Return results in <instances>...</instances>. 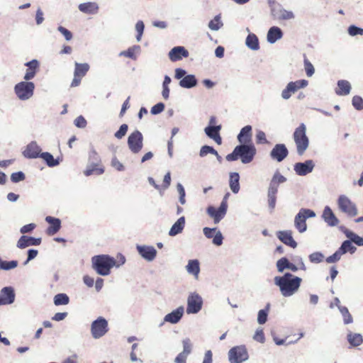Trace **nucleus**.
Here are the masks:
<instances>
[{
  "mask_svg": "<svg viewBox=\"0 0 363 363\" xmlns=\"http://www.w3.org/2000/svg\"><path fill=\"white\" fill-rule=\"evenodd\" d=\"M188 56V50L181 46L174 47L169 52V57L172 62L180 60L182 57H187Z\"/></svg>",
  "mask_w": 363,
  "mask_h": 363,
  "instance_id": "obj_24",
  "label": "nucleus"
},
{
  "mask_svg": "<svg viewBox=\"0 0 363 363\" xmlns=\"http://www.w3.org/2000/svg\"><path fill=\"white\" fill-rule=\"evenodd\" d=\"M128 126L127 124H123L121 125L119 130L115 133V137L118 139L123 138L127 133Z\"/></svg>",
  "mask_w": 363,
  "mask_h": 363,
  "instance_id": "obj_54",
  "label": "nucleus"
},
{
  "mask_svg": "<svg viewBox=\"0 0 363 363\" xmlns=\"http://www.w3.org/2000/svg\"><path fill=\"white\" fill-rule=\"evenodd\" d=\"M324 256L320 252H313L309 255V260L313 263H320L323 260Z\"/></svg>",
  "mask_w": 363,
  "mask_h": 363,
  "instance_id": "obj_53",
  "label": "nucleus"
},
{
  "mask_svg": "<svg viewBox=\"0 0 363 363\" xmlns=\"http://www.w3.org/2000/svg\"><path fill=\"white\" fill-rule=\"evenodd\" d=\"M128 145L133 153H138L143 147V134L138 130L133 131L128 138Z\"/></svg>",
  "mask_w": 363,
  "mask_h": 363,
  "instance_id": "obj_10",
  "label": "nucleus"
},
{
  "mask_svg": "<svg viewBox=\"0 0 363 363\" xmlns=\"http://www.w3.org/2000/svg\"><path fill=\"white\" fill-rule=\"evenodd\" d=\"M304 68L306 70V75L308 77H311L315 72L313 65L309 62L307 58L304 59Z\"/></svg>",
  "mask_w": 363,
  "mask_h": 363,
  "instance_id": "obj_52",
  "label": "nucleus"
},
{
  "mask_svg": "<svg viewBox=\"0 0 363 363\" xmlns=\"http://www.w3.org/2000/svg\"><path fill=\"white\" fill-rule=\"evenodd\" d=\"M240 176L237 172L231 173L230 175V187L234 194H237L240 190L239 184Z\"/></svg>",
  "mask_w": 363,
  "mask_h": 363,
  "instance_id": "obj_38",
  "label": "nucleus"
},
{
  "mask_svg": "<svg viewBox=\"0 0 363 363\" xmlns=\"http://www.w3.org/2000/svg\"><path fill=\"white\" fill-rule=\"evenodd\" d=\"M322 218L329 226H336L339 223V220L329 206L325 207Z\"/></svg>",
  "mask_w": 363,
  "mask_h": 363,
  "instance_id": "obj_28",
  "label": "nucleus"
},
{
  "mask_svg": "<svg viewBox=\"0 0 363 363\" xmlns=\"http://www.w3.org/2000/svg\"><path fill=\"white\" fill-rule=\"evenodd\" d=\"M267 310H260L258 313L257 321L259 324H264L267 322Z\"/></svg>",
  "mask_w": 363,
  "mask_h": 363,
  "instance_id": "obj_60",
  "label": "nucleus"
},
{
  "mask_svg": "<svg viewBox=\"0 0 363 363\" xmlns=\"http://www.w3.org/2000/svg\"><path fill=\"white\" fill-rule=\"evenodd\" d=\"M256 142L258 144H265L268 141L266 138V135L263 131H259L256 135Z\"/></svg>",
  "mask_w": 363,
  "mask_h": 363,
  "instance_id": "obj_62",
  "label": "nucleus"
},
{
  "mask_svg": "<svg viewBox=\"0 0 363 363\" xmlns=\"http://www.w3.org/2000/svg\"><path fill=\"white\" fill-rule=\"evenodd\" d=\"M69 298L65 294H58L54 297V303L55 306L67 305L69 303Z\"/></svg>",
  "mask_w": 363,
  "mask_h": 363,
  "instance_id": "obj_43",
  "label": "nucleus"
},
{
  "mask_svg": "<svg viewBox=\"0 0 363 363\" xmlns=\"http://www.w3.org/2000/svg\"><path fill=\"white\" fill-rule=\"evenodd\" d=\"M86 119L82 116H79L74 120V125L78 128H85L86 125Z\"/></svg>",
  "mask_w": 363,
  "mask_h": 363,
  "instance_id": "obj_63",
  "label": "nucleus"
},
{
  "mask_svg": "<svg viewBox=\"0 0 363 363\" xmlns=\"http://www.w3.org/2000/svg\"><path fill=\"white\" fill-rule=\"evenodd\" d=\"M34 84L30 82H21L18 83L14 88L15 93L21 100H27L33 94Z\"/></svg>",
  "mask_w": 363,
  "mask_h": 363,
  "instance_id": "obj_8",
  "label": "nucleus"
},
{
  "mask_svg": "<svg viewBox=\"0 0 363 363\" xmlns=\"http://www.w3.org/2000/svg\"><path fill=\"white\" fill-rule=\"evenodd\" d=\"M347 340L352 346L357 347L362 343L363 338L359 333H350L347 334Z\"/></svg>",
  "mask_w": 363,
  "mask_h": 363,
  "instance_id": "obj_40",
  "label": "nucleus"
},
{
  "mask_svg": "<svg viewBox=\"0 0 363 363\" xmlns=\"http://www.w3.org/2000/svg\"><path fill=\"white\" fill-rule=\"evenodd\" d=\"M74 65V78L71 83V87L78 86L81 83L82 79L89 69V65L87 63L75 62Z\"/></svg>",
  "mask_w": 363,
  "mask_h": 363,
  "instance_id": "obj_13",
  "label": "nucleus"
},
{
  "mask_svg": "<svg viewBox=\"0 0 363 363\" xmlns=\"http://www.w3.org/2000/svg\"><path fill=\"white\" fill-rule=\"evenodd\" d=\"M253 339L259 342L264 343L265 341L264 333L262 329H258L255 332Z\"/></svg>",
  "mask_w": 363,
  "mask_h": 363,
  "instance_id": "obj_56",
  "label": "nucleus"
},
{
  "mask_svg": "<svg viewBox=\"0 0 363 363\" xmlns=\"http://www.w3.org/2000/svg\"><path fill=\"white\" fill-rule=\"evenodd\" d=\"M308 81L305 79L298 80L296 82H289L286 87L282 91L281 96L284 99H288L291 97L292 94H294L299 89L306 86Z\"/></svg>",
  "mask_w": 363,
  "mask_h": 363,
  "instance_id": "obj_14",
  "label": "nucleus"
},
{
  "mask_svg": "<svg viewBox=\"0 0 363 363\" xmlns=\"http://www.w3.org/2000/svg\"><path fill=\"white\" fill-rule=\"evenodd\" d=\"M40 152L41 149L36 142H31L26 146L23 155L26 158H37L41 155Z\"/></svg>",
  "mask_w": 363,
  "mask_h": 363,
  "instance_id": "obj_21",
  "label": "nucleus"
},
{
  "mask_svg": "<svg viewBox=\"0 0 363 363\" xmlns=\"http://www.w3.org/2000/svg\"><path fill=\"white\" fill-rule=\"evenodd\" d=\"M289 261L286 257H282L277 262V267L279 272H283L284 269H288Z\"/></svg>",
  "mask_w": 363,
  "mask_h": 363,
  "instance_id": "obj_50",
  "label": "nucleus"
},
{
  "mask_svg": "<svg viewBox=\"0 0 363 363\" xmlns=\"http://www.w3.org/2000/svg\"><path fill=\"white\" fill-rule=\"evenodd\" d=\"M351 85L347 80L341 79L337 82V88L335 93L338 96H345L350 94Z\"/></svg>",
  "mask_w": 363,
  "mask_h": 363,
  "instance_id": "obj_32",
  "label": "nucleus"
},
{
  "mask_svg": "<svg viewBox=\"0 0 363 363\" xmlns=\"http://www.w3.org/2000/svg\"><path fill=\"white\" fill-rule=\"evenodd\" d=\"M94 270L100 275L106 276L110 274L111 269L116 265V262L108 255H96L91 259Z\"/></svg>",
  "mask_w": 363,
  "mask_h": 363,
  "instance_id": "obj_3",
  "label": "nucleus"
},
{
  "mask_svg": "<svg viewBox=\"0 0 363 363\" xmlns=\"http://www.w3.org/2000/svg\"><path fill=\"white\" fill-rule=\"evenodd\" d=\"M228 356L230 363H242L248 359V353L245 346H236L231 348Z\"/></svg>",
  "mask_w": 363,
  "mask_h": 363,
  "instance_id": "obj_12",
  "label": "nucleus"
},
{
  "mask_svg": "<svg viewBox=\"0 0 363 363\" xmlns=\"http://www.w3.org/2000/svg\"><path fill=\"white\" fill-rule=\"evenodd\" d=\"M229 196V193H227L219 208H214L213 206H209L207 208V213L210 216V217H211L212 218H213V220H214V223H218L220 222V220L225 216V215L226 214V212H227V208H228V202H227V200H228V197Z\"/></svg>",
  "mask_w": 363,
  "mask_h": 363,
  "instance_id": "obj_6",
  "label": "nucleus"
},
{
  "mask_svg": "<svg viewBox=\"0 0 363 363\" xmlns=\"http://www.w3.org/2000/svg\"><path fill=\"white\" fill-rule=\"evenodd\" d=\"M348 33L352 36H354L357 35H363V29L358 28L355 26H350L348 28Z\"/></svg>",
  "mask_w": 363,
  "mask_h": 363,
  "instance_id": "obj_58",
  "label": "nucleus"
},
{
  "mask_svg": "<svg viewBox=\"0 0 363 363\" xmlns=\"http://www.w3.org/2000/svg\"><path fill=\"white\" fill-rule=\"evenodd\" d=\"M104 172V169L100 167L98 164H94L88 167L84 172L86 176H90L93 174H101Z\"/></svg>",
  "mask_w": 363,
  "mask_h": 363,
  "instance_id": "obj_41",
  "label": "nucleus"
},
{
  "mask_svg": "<svg viewBox=\"0 0 363 363\" xmlns=\"http://www.w3.org/2000/svg\"><path fill=\"white\" fill-rule=\"evenodd\" d=\"M45 220L50 224V226L46 230V233L48 235H53L60 230L61 221L59 218L47 216Z\"/></svg>",
  "mask_w": 363,
  "mask_h": 363,
  "instance_id": "obj_25",
  "label": "nucleus"
},
{
  "mask_svg": "<svg viewBox=\"0 0 363 363\" xmlns=\"http://www.w3.org/2000/svg\"><path fill=\"white\" fill-rule=\"evenodd\" d=\"M277 238L285 245L295 248L297 246L296 242L292 237V232L291 230L279 231L277 234Z\"/></svg>",
  "mask_w": 363,
  "mask_h": 363,
  "instance_id": "obj_23",
  "label": "nucleus"
},
{
  "mask_svg": "<svg viewBox=\"0 0 363 363\" xmlns=\"http://www.w3.org/2000/svg\"><path fill=\"white\" fill-rule=\"evenodd\" d=\"M352 105L357 110L363 109V99L359 96H354L352 98Z\"/></svg>",
  "mask_w": 363,
  "mask_h": 363,
  "instance_id": "obj_51",
  "label": "nucleus"
},
{
  "mask_svg": "<svg viewBox=\"0 0 363 363\" xmlns=\"http://www.w3.org/2000/svg\"><path fill=\"white\" fill-rule=\"evenodd\" d=\"M203 234L207 238H213V243L217 246H220L223 244V237L220 231H218L216 228H204Z\"/></svg>",
  "mask_w": 363,
  "mask_h": 363,
  "instance_id": "obj_19",
  "label": "nucleus"
},
{
  "mask_svg": "<svg viewBox=\"0 0 363 363\" xmlns=\"http://www.w3.org/2000/svg\"><path fill=\"white\" fill-rule=\"evenodd\" d=\"M108 331L107 320L103 317H99L93 321L91 325V333L94 338L98 339Z\"/></svg>",
  "mask_w": 363,
  "mask_h": 363,
  "instance_id": "obj_9",
  "label": "nucleus"
},
{
  "mask_svg": "<svg viewBox=\"0 0 363 363\" xmlns=\"http://www.w3.org/2000/svg\"><path fill=\"white\" fill-rule=\"evenodd\" d=\"M15 293L12 287H4L0 292V305L11 304L14 301Z\"/></svg>",
  "mask_w": 363,
  "mask_h": 363,
  "instance_id": "obj_20",
  "label": "nucleus"
},
{
  "mask_svg": "<svg viewBox=\"0 0 363 363\" xmlns=\"http://www.w3.org/2000/svg\"><path fill=\"white\" fill-rule=\"evenodd\" d=\"M184 313L183 307H179L175 311L167 314L164 317V320L171 323H177L182 318Z\"/></svg>",
  "mask_w": 363,
  "mask_h": 363,
  "instance_id": "obj_33",
  "label": "nucleus"
},
{
  "mask_svg": "<svg viewBox=\"0 0 363 363\" xmlns=\"http://www.w3.org/2000/svg\"><path fill=\"white\" fill-rule=\"evenodd\" d=\"M41 243V238H35L26 235H22L18 242L17 247L20 249H24L28 246L39 245Z\"/></svg>",
  "mask_w": 363,
  "mask_h": 363,
  "instance_id": "obj_26",
  "label": "nucleus"
},
{
  "mask_svg": "<svg viewBox=\"0 0 363 363\" xmlns=\"http://www.w3.org/2000/svg\"><path fill=\"white\" fill-rule=\"evenodd\" d=\"M314 168V163L308 160L304 162H298L294 165V171L298 175L305 176L311 173Z\"/></svg>",
  "mask_w": 363,
  "mask_h": 363,
  "instance_id": "obj_18",
  "label": "nucleus"
},
{
  "mask_svg": "<svg viewBox=\"0 0 363 363\" xmlns=\"http://www.w3.org/2000/svg\"><path fill=\"white\" fill-rule=\"evenodd\" d=\"M40 157L46 162L49 167H55L58 164V162L49 152H43Z\"/></svg>",
  "mask_w": 363,
  "mask_h": 363,
  "instance_id": "obj_44",
  "label": "nucleus"
},
{
  "mask_svg": "<svg viewBox=\"0 0 363 363\" xmlns=\"http://www.w3.org/2000/svg\"><path fill=\"white\" fill-rule=\"evenodd\" d=\"M338 250L342 253V255H343L347 252H350L351 253H353L355 251L356 247L352 245L351 241L345 240L342 242L341 247Z\"/></svg>",
  "mask_w": 363,
  "mask_h": 363,
  "instance_id": "obj_45",
  "label": "nucleus"
},
{
  "mask_svg": "<svg viewBox=\"0 0 363 363\" xmlns=\"http://www.w3.org/2000/svg\"><path fill=\"white\" fill-rule=\"evenodd\" d=\"M274 281L284 297L291 296L296 294L302 283L301 278L289 272L285 273L283 276L275 277Z\"/></svg>",
  "mask_w": 363,
  "mask_h": 363,
  "instance_id": "obj_1",
  "label": "nucleus"
},
{
  "mask_svg": "<svg viewBox=\"0 0 363 363\" xmlns=\"http://www.w3.org/2000/svg\"><path fill=\"white\" fill-rule=\"evenodd\" d=\"M247 46L253 50H257L259 48V40L256 35L250 33L246 38Z\"/></svg>",
  "mask_w": 363,
  "mask_h": 363,
  "instance_id": "obj_39",
  "label": "nucleus"
},
{
  "mask_svg": "<svg viewBox=\"0 0 363 363\" xmlns=\"http://www.w3.org/2000/svg\"><path fill=\"white\" fill-rule=\"evenodd\" d=\"M286 179L279 172L274 173L268 188L267 198L269 207L273 210L276 206L277 194L280 184L285 182Z\"/></svg>",
  "mask_w": 363,
  "mask_h": 363,
  "instance_id": "obj_5",
  "label": "nucleus"
},
{
  "mask_svg": "<svg viewBox=\"0 0 363 363\" xmlns=\"http://www.w3.org/2000/svg\"><path fill=\"white\" fill-rule=\"evenodd\" d=\"M272 17L276 20H289L294 17L291 11L284 9L281 5L272 9L271 12Z\"/></svg>",
  "mask_w": 363,
  "mask_h": 363,
  "instance_id": "obj_22",
  "label": "nucleus"
},
{
  "mask_svg": "<svg viewBox=\"0 0 363 363\" xmlns=\"http://www.w3.org/2000/svg\"><path fill=\"white\" fill-rule=\"evenodd\" d=\"M208 153L213 154L217 157V158L220 159V156L218 153V152L213 147L208 145H204L203 146L201 150L199 155L201 157H205Z\"/></svg>",
  "mask_w": 363,
  "mask_h": 363,
  "instance_id": "obj_46",
  "label": "nucleus"
},
{
  "mask_svg": "<svg viewBox=\"0 0 363 363\" xmlns=\"http://www.w3.org/2000/svg\"><path fill=\"white\" fill-rule=\"evenodd\" d=\"M164 109V104L163 103H158L153 106L151 108V113L156 115L162 112Z\"/></svg>",
  "mask_w": 363,
  "mask_h": 363,
  "instance_id": "obj_61",
  "label": "nucleus"
},
{
  "mask_svg": "<svg viewBox=\"0 0 363 363\" xmlns=\"http://www.w3.org/2000/svg\"><path fill=\"white\" fill-rule=\"evenodd\" d=\"M289 154V151L284 144H277L270 152V157L277 162L283 161Z\"/></svg>",
  "mask_w": 363,
  "mask_h": 363,
  "instance_id": "obj_16",
  "label": "nucleus"
},
{
  "mask_svg": "<svg viewBox=\"0 0 363 363\" xmlns=\"http://www.w3.org/2000/svg\"><path fill=\"white\" fill-rule=\"evenodd\" d=\"M223 26V23L220 20V17L216 16L208 23V27L211 30H218Z\"/></svg>",
  "mask_w": 363,
  "mask_h": 363,
  "instance_id": "obj_48",
  "label": "nucleus"
},
{
  "mask_svg": "<svg viewBox=\"0 0 363 363\" xmlns=\"http://www.w3.org/2000/svg\"><path fill=\"white\" fill-rule=\"evenodd\" d=\"M79 9L80 11L87 13V14H94L97 13L99 10L98 5L94 2H87L80 4L79 5Z\"/></svg>",
  "mask_w": 363,
  "mask_h": 363,
  "instance_id": "obj_35",
  "label": "nucleus"
},
{
  "mask_svg": "<svg viewBox=\"0 0 363 363\" xmlns=\"http://www.w3.org/2000/svg\"><path fill=\"white\" fill-rule=\"evenodd\" d=\"M135 48H129L127 50L121 52L120 55H123L133 60L136 59Z\"/></svg>",
  "mask_w": 363,
  "mask_h": 363,
  "instance_id": "obj_57",
  "label": "nucleus"
},
{
  "mask_svg": "<svg viewBox=\"0 0 363 363\" xmlns=\"http://www.w3.org/2000/svg\"><path fill=\"white\" fill-rule=\"evenodd\" d=\"M18 266V262L16 260L12 261H1L0 268L4 270H9L14 269Z\"/></svg>",
  "mask_w": 363,
  "mask_h": 363,
  "instance_id": "obj_49",
  "label": "nucleus"
},
{
  "mask_svg": "<svg viewBox=\"0 0 363 363\" xmlns=\"http://www.w3.org/2000/svg\"><path fill=\"white\" fill-rule=\"evenodd\" d=\"M221 129L220 125L213 126L209 125L205 128L206 134L211 139H213L218 145L222 143V138L219 134V131Z\"/></svg>",
  "mask_w": 363,
  "mask_h": 363,
  "instance_id": "obj_29",
  "label": "nucleus"
},
{
  "mask_svg": "<svg viewBox=\"0 0 363 363\" xmlns=\"http://www.w3.org/2000/svg\"><path fill=\"white\" fill-rule=\"evenodd\" d=\"M183 351L180 352L175 358L176 363H186L187 356L191 352L192 344L189 338H186L182 341Z\"/></svg>",
  "mask_w": 363,
  "mask_h": 363,
  "instance_id": "obj_17",
  "label": "nucleus"
},
{
  "mask_svg": "<svg viewBox=\"0 0 363 363\" xmlns=\"http://www.w3.org/2000/svg\"><path fill=\"white\" fill-rule=\"evenodd\" d=\"M347 237L350 238L351 240L359 246L363 245V238L359 235L351 233V235H347Z\"/></svg>",
  "mask_w": 363,
  "mask_h": 363,
  "instance_id": "obj_64",
  "label": "nucleus"
},
{
  "mask_svg": "<svg viewBox=\"0 0 363 363\" xmlns=\"http://www.w3.org/2000/svg\"><path fill=\"white\" fill-rule=\"evenodd\" d=\"M315 216V214L312 210L305 208L301 209L298 213L296 216L294 220L295 226L297 230L300 233L306 231L307 228L306 220L308 218H312Z\"/></svg>",
  "mask_w": 363,
  "mask_h": 363,
  "instance_id": "obj_11",
  "label": "nucleus"
},
{
  "mask_svg": "<svg viewBox=\"0 0 363 363\" xmlns=\"http://www.w3.org/2000/svg\"><path fill=\"white\" fill-rule=\"evenodd\" d=\"M283 33L281 30L277 26L272 27L267 33V40L270 43H275L277 40L282 38Z\"/></svg>",
  "mask_w": 363,
  "mask_h": 363,
  "instance_id": "obj_34",
  "label": "nucleus"
},
{
  "mask_svg": "<svg viewBox=\"0 0 363 363\" xmlns=\"http://www.w3.org/2000/svg\"><path fill=\"white\" fill-rule=\"evenodd\" d=\"M187 271L195 275L196 277H198V274L199 273L200 269H199V263L198 260L194 259L190 260L188 263V265L186 266Z\"/></svg>",
  "mask_w": 363,
  "mask_h": 363,
  "instance_id": "obj_42",
  "label": "nucleus"
},
{
  "mask_svg": "<svg viewBox=\"0 0 363 363\" xmlns=\"http://www.w3.org/2000/svg\"><path fill=\"white\" fill-rule=\"evenodd\" d=\"M238 140L240 144H253L252 141L251 125H246L241 129L238 135Z\"/></svg>",
  "mask_w": 363,
  "mask_h": 363,
  "instance_id": "obj_27",
  "label": "nucleus"
},
{
  "mask_svg": "<svg viewBox=\"0 0 363 363\" xmlns=\"http://www.w3.org/2000/svg\"><path fill=\"white\" fill-rule=\"evenodd\" d=\"M337 206L340 211L350 217L357 214L356 205L345 195H340L337 199Z\"/></svg>",
  "mask_w": 363,
  "mask_h": 363,
  "instance_id": "obj_7",
  "label": "nucleus"
},
{
  "mask_svg": "<svg viewBox=\"0 0 363 363\" xmlns=\"http://www.w3.org/2000/svg\"><path fill=\"white\" fill-rule=\"evenodd\" d=\"M26 66L28 67V69H26V72L24 76V79L28 81V80L32 79L35 77V75L39 68V63H38V60H33L26 63Z\"/></svg>",
  "mask_w": 363,
  "mask_h": 363,
  "instance_id": "obj_31",
  "label": "nucleus"
},
{
  "mask_svg": "<svg viewBox=\"0 0 363 363\" xmlns=\"http://www.w3.org/2000/svg\"><path fill=\"white\" fill-rule=\"evenodd\" d=\"M293 139L296 144V151L299 155H303L309 146V138L306 135V125L301 123L293 133Z\"/></svg>",
  "mask_w": 363,
  "mask_h": 363,
  "instance_id": "obj_4",
  "label": "nucleus"
},
{
  "mask_svg": "<svg viewBox=\"0 0 363 363\" xmlns=\"http://www.w3.org/2000/svg\"><path fill=\"white\" fill-rule=\"evenodd\" d=\"M185 225V218L184 216L179 218L177 222L172 226L169 235L170 236H174L183 230Z\"/></svg>",
  "mask_w": 363,
  "mask_h": 363,
  "instance_id": "obj_36",
  "label": "nucleus"
},
{
  "mask_svg": "<svg viewBox=\"0 0 363 363\" xmlns=\"http://www.w3.org/2000/svg\"><path fill=\"white\" fill-rule=\"evenodd\" d=\"M25 179V174L22 172L13 173L11 176V180L14 182H18Z\"/></svg>",
  "mask_w": 363,
  "mask_h": 363,
  "instance_id": "obj_59",
  "label": "nucleus"
},
{
  "mask_svg": "<svg viewBox=\"0 0 363 363\" xmlns=\"http://www.w3.org/2000/svg\"><path fill=\"white\" fill-rule=\"evenodd\" d=\"M340 311L343 317V321L345 324H350L353 322L352 315L350 313L347 308L345 306L339 307Z\"/></svg>",
  "mask_w": 363,
  "mask_h": 363,
  "instance_id": "obj_47",
  "label": "nucleus"
},
{
  "mask_svg": "<svg viewBox=\"0 0 363 363\" xmlns=\"http://www.w3.org/2000/svg\"><path fill=\"white\" fill-rule=\"evenodd\" d=\"M137 249L140 255L148 261L153 260L156 257L157 251L153 247L138 246Z\"/></svg>",
  "mask_w": 363,
  "mask_h": 363,
  "instance_id": "obj_30",
  "label": "nucleus"
},
{
  "mask_svg": "<svg viewBox=\"0 0 363 363\" xmlns=\"http://www.w3.org/2000/svg\"><path fill=\"white\" fill-rule=\"evenodd\" d=\"M197 84V80L194 75L189 74L185 76L179 82V85L183 88L190 89L195 86Z\"/></svg>",
  "mask_w": 363,
  "mask_h": 363,
  "instance_id": "obj_37",
  "label": "nucleus"
},
{
  "mask_svg": "<svg viewBox=\"0 0 363 363\" xmlns=\"http://www.w3.org/2000/svg\"><path fill=\"white\" fill-rule=\"evenodd\" d=\"M202 299L201 297L196 294H191L187 300V308L186 312L188 313H196L202 307Z\"/></svg>",
  "mask_w": 363,
  "mask_h": 363,
  "instance_id": "obj_15",
  "label": "nucleus"
},
{
  "mask_svg": "<svg viewBox=\"0 0 363 363\" xmlns=\"http://www.w3.org/2000/svg\"><path fill=\"white\" fill-rule=\"evenodd\" d=\"M256 152L254 144H240L236 146L233 152L228 154L225 158L229 162L240 159L242 163L247 164L253 160Z\"/></svg>",
  "mask_w": 363,
  "mask_h": 363,
  "instance_id": "obj_2",
  "label": "nucleus"
},
{
  "mask_svg": "<svg viewBox=\"0 0 363 363\" xmlns=\"http://www.w3.org/2000/svg\"><path fill=\"white\" fill-rule=\"evenodd\" d=\"M342 255V253L337 250L334 254L326 258V262L328 263H335L340 259Z\"/></svg>",
  "mask_w": 363,
  "mask_h": 363,
  "instance_id": "obj_55",
  "label": "nucleus"
}]
</instances>
